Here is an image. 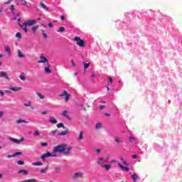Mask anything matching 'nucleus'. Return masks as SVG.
I'll return each instance as SVG.
<instances>
[{"instance_id":"obj_1","label":"nucleus","mask_w":182,"mask_h":182,"mask_svg":"<svg viewBox=\"0 0 182 182\" xmlns=\"http://www.w3.org/2000/svg\"><path fill=\"white\" fill-rule=\"evenodd\" d=\"M72 151V147H68L65 144H60L53 148V153H63V154H70Z\"/></svg>"},{"instance_id":"obj_2","label":"nucleus","mask_w":182,"mask_h":182,"mask_svg":"<svg viewBox=\"0 0 182 182\" xmlns=\"http://www.w3.org/2000/svg\"><path fill=\"white\" fill-rule=\"evenodd\" d=\"M35 23H36V20H28L23 23V26H24L23 29L26 32V33H28V28L26 27L32 26V25H35Z\"/></svg>"},{"instance_id":"obj_3","label":"nucleus","mask_w":182,"mask_h":182,"mask_svg":"<svg viewBox=\"0 0 182 182\" xmlns=\"http://www.w3.org/2000/svg\"><path fill=\"white\" fill-rule=\"evenodd\" d=\"M74 41H75L77 45L79 46L80 48H85L86 46V44H85V41L82 40L79 36H75Z\"/></svg>"},{"instance_id":"obj_4","label":"nucleus","mask_w":182,"mask_h":182,"mask_svg":"<svg viewBox=\"0 0 182 182\" xmlns=\"http://www.w3.org/2000/svg\"><path fill=\"white\" fill-rule=\"evenodd\" d=\"M59 96L60 97H65V102H68L70 99V94H68L66 90H64Z\"/></svg>"},{"instance_id":"obj_5","label":"nucleus","mask_w":182,"mask_h":182,"mask_svg":"<svg viewBox=\"0 0 182 182\" xmlns=\"http://www.w3.org/2000/svg\"><path fill=\"white\" fill-rule=\"evenodd\" d=\"M38 63H47V65H49L48 58H46L43 54L40 55V60L38 61Z\"/></svg>"},{"instance_id":"obj_6","label":"nucleus","mask_w":182,"mask_h":182,"mask_svg":"<svg viewBox=\"0 0 182 182\" xmlns=\"http://www.w3.org/2000/svg\"><path fill=\"white\" fill-rule=\"evenodd\" d=\"M82 177H83V173L82 172H77L72 176L73 180H77L78 178H82Z\"/></svg>"},{"instance_id":"obj_7","label":"nucleus","mask_w":182,"mask_h":182,"mask_svg":"<svg viewBox=\"0 0 182 182\" xmlns=\"http://www.w3.org/2000/svg\"><path fill=\"white\" fill-rule=\"evenodd\" d=\"M50 156H52V154H50L49 151H47L41 156V159L43 160V161H46V158L50 157Z\"/></svg>"},{"instance_id":"obj_8","label":"nucleus","mask_w":182,"mask_h":182,"mask_svg":"<svg viewBox=\"0 0 182 182\" xmlns=\"http://www.w3.org/2000/svg\"><path fill=\"white\" fill-rule=\"evenodd\" d=\"M0 77H5L6 80H9V77H8V73H6L5 71L0 72Z\"/></svg>"},{"instance_id":"obj_9","label":"nucleus","mask_w":182,"mask_h":182,"mask_svg":"<svg viewBox=\"0 0 182 182\" xmlns=\"http://www.w3.org/2000/svg\"><path fill=\"white\" fill-rule=\"evenodd\" d=\"M10 140L11 141H14V143H16L17 144H19L20 143H22V141H23L24 139L21 138V139H16L15 138H11Z\"/></svg>"},{"instance_id":"obj_10","label":"nucleus","mask_w":182,"mask_h":182,"mask_svg":"<svg viewBox=\"0 0 182 182\" xmlns=\"http://www.w3.org/2000/svg\"><path fill=\"white\" fill-rule=\"evenodd\" d=\"M69 113V111L68 110H64L63 113L61 114V116H63L64 117H66L67 119H70V117L68 114Z\"/></svg>"},{"instance_id":"obj_11","label":"nucleus","mask_w":182,"mask_h":182,"mask_svg":"<svg viewBox=\"0 0 182 182\" xmlns=\"http://www.w3.org/2000/svg\"><path fill=\"white\" fill-rule=\"evenodd\" d=\"M49 122L51 124H56L58 123V120L55 117H50Z\"/></svg>"},{"instance_id":"obj_12","label":"nucleus","mask_w":182,"mask_h":182,"mask_svg":"<svg viewBox=\"0 0 182 182\" xmlns=\"http://www.w3.org/2000/svg\"><path fill=\"white\" fill-rule=\"evenodd\" d=\"M10 90L13 92H18V90H22V87H13L10 88Z\"/></svg>"},{"instance_id":"obj_13","label":"nucleus","mask_w":182,"mask_h":182,"mask_svg":"<svg viewBox=\"0 0 182 182\" xmlns=\"http://www.w3.org/2000/svg\"><path fill=\"white\" fill-rule=\"evenodd\" d=\"M101 167H102V168H105L107 171H109V170H110V168H112V166H110V165L101 164Z\"/></svg>"},{"instance_id":"obj_14","label":"nucleus","mask_w":182,"mask_h":182,"mask_svg":"<svg viewBox=\"0 0 182 182\" xmlns=\"http://www.w3.org/2000/svg\"><path fill=\"white\" fill-rule=\"evenodd\" d=\"M16 123L17 124H22V123H28V121H26L25 119H18Z\"/></svg>"},{"instance_id":"obj_15","label":"nucleus","mask_w":182,"mask_h":182,"mask_svg":"<svg viewBox=\"0 0 182 182\" xmlns=\"http://www.w3.org/2000/svg\"><path fill=\"white\" fill-rule=\"evenodd\" d=\"M48 66L45 68V72L46 73H52V70H50V65H47Z\"/></svg>"},{"instance_id":"obj_16","label":"nucleus","mask_w":182,"mask_h":182,"mask_svg":"<svg viewBox=\"0 0 182 182\" xmlns=\"http://www.w3.org/2000/svg\"><path fill=\"white\" fill-rule=\"evenodd\" d=\"M21 173H23V174H25V176H28V171H26L25 169H21V170L18 171V173L21 174Z\"/></svg>"},{"instance_id":"obj_17","label":"nucleus","mask_w":182,"mask_h":182,"mask_svg":"<svg viewBox=\"0 0 182 182\" xmlns=\"http://www.w3.org/2000/svg\"><path fill=\"white\" fill-rule=\"evenodd\" d=\"M4 49H5L6 52H7V53H9V55H11V48H9V46H5Z\"/></svg>"},{"instance_id":"obj_18","label":"nucleus","mask_w":182,"mask_h":182,"mask_svg":"<svg viewBox=\"0 0 182 182\" xmlns=\"http://www.w3.org/2000/svg\"><path fill=\"white\" fill-rule=\"evenodd\" d=\"M20 182H38V181L35 178H33V179H28V180H25V181H21Z\"/></svg>"},{"instance_id":"obj_19","label":"nucleus","mask_w":182,"mask_h":182,"mask_svg":"<svg viewBox=\"0 0 182 182\" xmlns=\"http://www.w3.org/2000/svg\"><path fill=\"white\" fill-rule=\"evenodd\" d=\"M57 127L58 129H61V128L65 129V124H63V123L62 122H60L57 124Z\"/></svg>"},{"instance_id":"obj_20","label":"nucleus","mask_w":182,"mask_h":182,"mask_svg":"<svg viewBox=\"0 0 182 182\" xmlns=\"http://www.w3.org/2000/svg\"><path fill=\"white\" fill-rule=\"evenodd\" d=\"M77 140L80 141V140H83V132H80L79 134V137L77 138Z\"/></svg>"},{"instance_id":"obj_21","label":"nucleus","mask_w":182,"mask_h":182,"mask_svg":"<svg viewBox=\"0 0 182 182\" xmlns=\"http://www.w3.org/2000/svg\"><path fill=\"white\" fill-rule=\"evenodd\" d=\"M18 58H25V55L22 54L21 50H18Z\"/></svg>"},{"instance_id":"obj_22","label":"nucleus","mask_w":182,"mask_h":182,"mask_svg":"<svg viewBox=\"0 0 182 182\" xmlns=\"http://www.w3.org/2000/svg\"><path fill=\"white\" fill-rule=\"evenodd\" d=\"M132 179L134 180V181H137V178H139V176H137V174L136 173H134L132 176Z\"/></svg>"},{"instance_id":"obj_23","label":"nucleus","mask_w":182,"mask_h":182,"mask_svg":"<svg viewBox=\"0 0 182 182\" xmlns=\"http://www.w3.org/2000/svg\"><path fill=\"white\" fill-rule=\"evenodd\" d=\"M19 77H20L21 80H23V82H25V80L26 79L24 73L21 74Z\"/></svg>"},{"instance_id":"obj_24","label":"nucleus","mask_w":182,"mask_h":182,"mask_svg":"<svg viewBox=\"0 0 182 182\" xmlns=\"http://www.w3.org/2000/svg\"><path fill=\"white\" fill-rule=\"evenodd\" d=\"M101 127H102V124L100 122H98V123L96 124L95 129L97 130H99V129H100Z\"/></svg>"},{"instance_id":"obj_25","label":"nucleus","mask_w":182,"mask_h":182,"mask_svg":"<svg viewBox=\"0 0 182 182\" xmlns=\"http://www.w3.org/2000/svg\"><path fill=\"white\" fill-rule=\"evenodd\" d=\"M68 134V131H63L62 132L58 133V136H66Z\"/></svg>"},{"instance_id":"obj_26","label":"nucleus","mask_w":182,"mask_h":182,"mask_svg":"<svg viewBox=\"0 0 182 182\" xmlns=\"http://www.w3.org/2000/svg\"><path fill=\"white\" fill-rule=\"evenodd\" d=\"M41 33H42V35H43V38L47 39L48 38V34L46 33H45V30H42Z\"/></svg>"},{"instance_id":"obj_27","label":"nucleus","mask_w":182,"mask_h":182,"mask_svg":"<svg viewBox=\"0 0 182 182\" xmlns=\"http://www.w3.org/2000/svg\"><path fill=\"white\" fill-rule=\"evenodd\" d=\"M57 32H59V33L65 32V27H63V26L60 27L59 29L57 30Z\"/></svg>"},{"instance_id":"obj_28","label":"nucleus","mask_w":182,"mask_h":182,"mask_svg":"<svg viewBox=\"0 0 182 182\" xmlns=\"http://www.w3.org/2000/svg\"><path fill=\"white\" fill-rule=\"evenodd\" d=\"M40 6L41 7V8H43V9H48V7H46V5H45V4H43V3H40Z\"/></svg>"},{"instance_id":"obj_29","label":"nucleus","mask_w":182,"mask_h":182,"mask_svg":"<svg viewBox=\"0 0 182 182\" xmlns=\"http://www.w3.org/2000/svg\"><path fill=\"white\" fill-rule=\"evenodd\" d=\"M33 166H43V164L41 162H33L32 164Z\"/></svg>"},{"instance_id":"obj_30","label":"nucleus","mask_w":182,"mask_h":182,"mask_svg":"<svg viewBox=\"0 0 182 182\" xmlns=\"http://www.w3.org/2000/svg\"><path fill=\"white\" fill-rule=\"evenodd\" d=\"M39 28V26H33V27H32L31 28V31H33V32H36V29H38Z\"/></svg>"},{"instance_id":"obj_31","label":"nucleus","mask_w":182,"mask_h":182,"mask_svg":"<svg viewBox=\"0 0 182 182\" xmlns=\"http://www.w3.org/2000/svg\"><path fill=\"white\" fill-rule=\"evenodd\" d=\"M54 170L57 174H60V168H54Z\"/></svg>"},{"instance_id":"obj_32","label":"nucleus","mask_w":182,"mask_h":182,"mask_svg":"<svg viewBox=\"0 0 182 182\" xmlns=\"http://www.w3.org/2000/svg\"><path fill=\"white\" fill-rule=\"evenodd\" d=\"M48 169V167L46 166L44 169H41L40 171L41 173H42L43 174H45V173H46V171Z\"/></svg>"},{"instance_id":"obj_33","label":"nucleus","mask_w":182,"mask_h":182,"mask_svg":"<svg viewBox=\"0 0 182 182\" xmlns=\"http://www.w3.org/2000/svg\"><path fill=\"white\" fill-rule=\"evenodd\" d=\"M31 105H32V102H31V101H29L27 104H23V105L26 106V107H31Z\"/></svg>"},{"instance_id":"obj_34","label":"nucleus","mask_w":182,"mask_h":182,"mask_svg":"<svg viewBox=\"0 0 182 182\" xmlns=\"http://www.w3.org/2000/svg\"><path fill=\"white\" fill-rule=\"evenodd\" d=\"M16 38H18V39H21L22 38V34L21 33H17L16 34Z\"/></svg>"},{"instance_id":"obj_35","label":"nucleus","mask_w":182,"mask_h":182,"mask_svg":"<svg viewBox=\"0 0 182 182\" xmlns=\"http://www.w3.org/2000/svg\"><path fill=\"white\" fill-rule=\"evenodd\" d=\"M37 95L40 99H45V96L41 94V92H37Z\"/></svg>"},{"instance_id":"obj_36","label":"nucleus","mask_w":182,"mask_h":182,"mask_svg":"<svg viewBox=\"0 0 182 182\" xmlns=\"http://www.w3.org/2000/svg\"><path fill=\"white\" fill-rule=\"evenodd\" d=\"M33 136H41V132H39L38 130H36Z\"/></svg>"},{"instance_id":"obj_37","label":"nucleus","mask_w":182,"mask_h":182,"mask_svg":"<svg viewBox=\"0 0 182 182\" xmlns=\"http://www.w3.org/2000/svg\"><path fill=\"white\" fill-rule=\"evenodd\" d=\"M114 140L116 143H123V141L119 139V137H115Z\"/></svg>"},{"instance_id":"obj_38","label":"nucleus","mask_w":182,"mask_h":182,"mask_svg":"<svg viewBox=\"0 0 182 182\" xmlns=\"http://www.w3.org/2000/svg\"><path fill=\"white\" fill-rule=\"evenodd\" d=\"M52 136H55V134H56V133H58V129H54V130H52L50 132Z\"/></svg>"},{"instance_id":"obj_39","label":"nucleus","mask_w":182,"mask_h":182,"mask_svg":"<svg viewBox=\"0 0 182 182\" xmlns=\"http://www.w3.org/2000/svg\"><path fill=\"white\" fill-rule=\"evenodd\" d=\"M17 164H18V166H23V164H25V162H23V161H18L17 162Z\"/></svg>"},{"instance_id":"obj_40","label":"nucleus","mask_w":182,"mask_h":182,"mask_svg":"<svg viewBox=\"0 0 182 182\" xmlns=\"http://www.w3.org/2000/svg\"><path fill=\"white\" fill-rule=\"evenodd\" d=\"M89 66H90V63H85L84 65V68L85 69H89Z\"/></svg>"},{"instance_id":"obj_41","label":"nucleus","mask_w":182,"mask_h":182,"mask_svg":"<svg viewBox=\"0 0 182 182\" xmlns=\"http://www.w3.org/2000/svg\"><path fill=\"white\" fill-rule=\"evenodd\" d=\"M122 169L124 171H129V167H127V166H122Z\"/></svg>"},{"instance_id":"obj_42","label":"nucleus","mask_w":182,"mask_h":182,"mask_svg":"<svg viewBox=\"0 0 182 182\" xmlns=\"http://www.w3.org/2000/svg\"><path fill=\"white\" fill-rule=\"evenodd\" d=\"M135 140H136V138L133 136H129V141H131L132 143H133V141H134Z\"/></svg>"},{"instance_id":"obj_43","label":"nucleus","mask_w":182,"mask_h":182,"mask_svg":"<svg viewBox=\"0 0 182 182\" xmlns=\"http://www.w3.org/2000/svg\"><path fill=\"white\" fill-rule=\"evenodd\" d=\"M41 145L43 147H45V146H48V142H42V143L41 144Z\"/></svg>"},{"instance_id":"obj_44","label":"nucleus","mask_w":182,"mask_h":182,"mask_svg":"<svg viewBox=\"0 0 182 182\" xmlns=\"http://www.w3.org/2000/svg\"><path fill=\"white\" fill-rule=\"evenodd\" d=\"M21 154H22V152H16V153H14V156H21Z\"/></svg>"},{"instance_id":"obj_45","label":"nucleus","mask_w":182,"mask_h":182,"mask_svg":"<svg viewBox=\"0 0 182 182\" xmlns=\"http://www.w3.org/2000/svg\"><path fill=\"white\" fill-rule=\"evenodd\" d=\"M95 151H96L97 154H99V153H100L102 151V150L97 149H95Z\"/></svg>"},{"instance_id":"obj_46","label":"nucleus","mask_w":182,"mask_h":182,"mask_svg":"<svg viewBox=\"0 0 182 182\" xmlns=\"http://www.w3.org/2000/svg\"><path fill=\"white\" fill-rule=\"evenodd\" d=\"M7 157H8V159H11L12 157H15V154H11V155H8Z\"/></svg>"},{"instance_id":"obj_47","label":"nucleus","mask_w":182,"mask_h":182,"mask_svg":"<svg viewBox=\"0 0 182 182\" xmlns=\"http://www.w3.org/2000/svg\"><path fill=\"white\" fill-rule=\"evenodd\" d=\"M5 93H4V91L2 90H0V95L1 96H4Z\"/></svg>"},{"instance_id":"obj_48","label":"nucleus","mask_w":182,"mask_h":182,"mask_svg":"<svg viewBox=\"0 0 182 182\" xmlns=\"http://www.w3.org/2000/svg\"><path fill=\"white\" fill-rule=\"evenodd\" d=\"M10 9H11V11H14L15 10V6L11 5Z\"/></svg>"},{"instance_id":"obj_49","label":"nucleus","mask_w":182,"mask_h":182,"mask_svg":"<svg viewBox=\"0 0 182 182\" xmlns=\"http://www.w3.org/2000/svg\"><path fill=\"white\" fill-rule=\"evenodd\" d=\"M105 105H100V110H103V109H105Z\"/></svg>"},{"instance_id":"obj_50","label":"nucleus","mask_w":182,"mask_h":182,"mask_svg":"<svg viewBox=\"0 0 182 182\" xmlns=\"http://www.w3.org/2000/svg\"><path fill=\"white\" fill-rule=\"evenodd\" d=\"M71 64L73 65V66H76V65L75 64V61L73 60H71Z\"/></svg>"},{"instance_id":"obj_51","label":"nucleus","mask_w":182,"mask_h":182,"mask_svg":"<svg viewBox=\"0 0 182 182\" xmlns=\"http://www.w3.org/2000/svg\"><path fill=\"white\" fill-rule=\"evenodd\" d=\"M18 25L20 26V28H22V29H23V28H25V26H23V24H21L20 23H18Z\"/></svg>"},{"instance_id":"obj_52","label":"nucleus","mask_w":182,"mask_h":182,"mask_svg":"<svg viewBox=\"0 0 182 182\" xmlns=\"http://www.w3.org/2000/svg\"><path fill=\"white\" fill-rule=\"evenodd\" d=\"M48 26H49V28H53V24L52 23H48Z\"/></svg>"},{"instance_id":"obj_53","label":"nucleus","mask_w":182,"mask_h":182,"mask_svg":"<svg viewBox=\"0 0 182 182\" xmlns=\"http://www.w3.org/2000/svg\"><path fill=\"white\" fill-rule=\"evenodd\" d=\"M41 114H48V111H43L41 112Z\"/></svg>"},{"instance_id":"obj_54","label":"nucleus","mask_w":182,"mask_h":182,"mask_svg":"<svg viewBox=\"0 0 182 182\" xmlns=\"http://www.w3.org/2000/svg\"><path fill=\"white\" fill-rule=\"evenodd\" d=\"M118 167H120V168H123V165H122V164L119 163Z\"/></svg>"},{"instance_id":"obj_55","label":"nucleus","mask_w":182,"mask_h":182,"mask_svg":"<svg viewBox=\"0 0 182 182\" xmlns=\"http://www.w3.org/2000/svg\"><path fill=\"white\" fill-rule=\"evenodd\" d=\"M109 83H113V79L111 77H109Z\"/></svg>"},{"instance_id":"obj_56","label":"nucleus","mask_w":182,"mask_h":182,"mask_svg":"<svg viewBox=\"0 0 182 182\" xmlns=\"http://www.w3.org/2000/svg\"><path fill=\"white\" fill-rule=\"evenodd\" d=\"M4 117V112L2 111H0V118Z\"/></svg>"},{"instance_id":"obj_57","label":"nucleus","mask_w":182,"mask_h":182,"mask_svg":"<svg viewBox=\"0 0 182 182\" xmlns=\"http://www.w3.org/2000/svg\"><path fill=\"white\" fill-rule=\"evenodd\" d=\"M122 164H124L125 166H128L129 165L126 161H124L122 162Z\"/></svg>"},{"instance_id":"obj_58","label":"nucleus","mask_w":182,"mask_h":182,"mask_svg":"<svg viewBox=\"0 0 182 182\" xmlns=\"http://www.w3.org/2000/svg\"><path fill=\"white\" fill-rule=\"evenodd\" d=\"M96 76V74H95V73H93L91 75L90 77H95Z\"/></svg>"},{"instance_id":"obj_59","label":"nucleus","mask_w":182,"mask_h":182,"mask_svg":"<svg viewBox=\"0 0 182 182\" xmlns=\"http://www.w3.org/2000/svg\"><path fill=\"white\" fill-rule=\"evenodd\" d=\"M60 19H61L62 21H65V16H60Z\"/></svg>"},{"instance_id":"obj_60","label":"nucleus","mask_w":182,"mask_h":182,"mask_svg":"<svg viewBox=\"0 0 182 182\" xmlns=\"http://www.w3.org/2000/svg\"><path fill=\"white\" fill-rule=\"evenodd\" d=\"M132 159H137V155H132Z\"/></svg>"},{"instance_id":"obj_61","label":"nucleus","mask_w":182,"mask_h":182,"mask_svg":"<svg viewBox=\"0 0 182 182\" xmlns=\"http://www.w3.org/2000/svg\"><path fill=\"white\" fill-rule=\"evenodd\" d=\"M105 116H107V117H109L110 114H109V113H105Z\"/></svg>"},{"instance_id":"obj_62","label":"nucleus","mask_w":182,"mask_h":182,"mask_svg":"<svg viewBox=\"0 0 182 182\" xmlns=\"http://www.w3.org/2000/svg\"><path fill=\"white\" fill-rule=\"evenodd\" d=\"M11 0H9L7 2H6V4H11Z\"/></svg>"},{"instance_id":"obj_63","label":"nucleus","mask_w":182,"mask_h":182,"mask_svg":"<svg viewBox=\"0 0 182 182\" xmlns=\"http://www.w3.org/2000/svg\"><path fill=\"white\" fill-rule=\"evenodd\" d=\"M2 177H4V175L2 173H0V179L2 178Z\"/></svg>"},{"instance_id":"obj_64","label":"nucleus","mask_w":182,"mask_h":182,"mask_svg":"<svg viewBox=\"0 0 182 182\" xmlns=\"http://www.w3.org/2000/svg\"><path fill=\"white\" fill-rule=\"evenodd\" d=\"M83 110H84L85 112H86V108H85V107H84V108H83Z\"/></svg>"}]
</instances>
